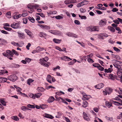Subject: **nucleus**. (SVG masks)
I'll use <instances>...</instances> for the list:
<instances>
[{
	"mask_svg": "<svg viewBox=\"0 0 122 122\" xmlns=\"http://www.w3.org/2000/svg\"><path fill=\"white\" fill-rule=\"evenodd\" d=\"M108 42H109L111 44H113L115 42L111 38H110L109 39Z\"/></svg>",
	"mask_w": 122,
	"mask_h": 122,
	"instance_id": "obj_58",
	"label": "nucleus"
},
{
	"mask_svg": "<svg viewBox=\"0 0 122 122\" xmlns=\"http://www.w3.org/2000/svg\"><path fill=\"white\" fill-rule=\"evenodd\" d=\"M107 20H102L99 22V25L101 26L105 25L107 24Z\"/></svg>",
	"mask_w": 122,
	"mask_h": 122,
	"instance_id": "obj_8",
	"label": "nucleus"
},
{
	"mask_svg": "<svg viewBox=\"0 0 122 122\" xmlns=\"http://www.w3.org/2000/svg\"><path fill=\"white\" fill-rule=\"evenodd\" d=\"M83 97L84 98V100H88L90 98V96L88 95H84L83 96ZM83 100V99L82 98Z\"/></svg>",
	"mask_w": 122,
	"mask_h": 122,
	"instance_id": "obj_28",
	"label": "nucleus"
},
{
	"mask_svg": "<svg viewBox=\"0 0 122 122\" xmlns=\"http://www.w3.org/2000/svg\"><path fill=\"white\" fill-rule=\"evenodd\" d=\"M83 117L85 119L88 121H89L90 120V118L87 115L86 113L84 112H83Z\"/></svg>",
	"mask_w": 122,
	"mask_h": 122,
	"instance_id": "obj_21",
	"label": "nucleus"
},
{
	"mask_svg": "<svg viewBox=\"0 0 122 122\" xmlns=\"http://www.w3.org/2000/svg\"><path fill=\"white\" fill-rule=\"evenodd\" d=\"M105 105L108 108H110L112 106V104L110 102H109L107 101H106L105 102Z\"/></svg>",
	"mask_w": 122,
	"mask_h": 122,
	"instance_id": "obj_25",
	"label": "nucleus"
},
{
	"mask_svg": "<svg viewBox=\"0 0 122 122\" xmlns=\"http://www.w3.org/2000/svg\"><path fill=\"white\" fill-rule=\"evenodd\" d=\"M11 44L15 46H20L19 44L18 43H16L14 41L12 42Z\"/></svg>",
	"mask_w": 122,
	"mask_h": 122,
	"instance_id": "obj_35",
	"label": "nucleus"
},
{
	"mask_svg": "<svg viewBox=\"0 0 122 122\" xmlns=\"http://www.w3.org/2000/svg\"><path fill=\"white\" fill-rule=\"evenodd\" d=\"M27 7L28 8H29L30 9L31 8H33V5H31L30 4H28V5Z\"/></svg>",
	"mask_w": 122,
	"mask_h": 122,
	"instance_id": "obj_57",
	"label": "nucleus"
},
{
	"mask_svg": "<svg viewBox=\"0 0 122 122\" xmlns=\"http://www.w3.org/2000/svg\"><path fill=\"white\" fill-rule=\"evenodd\" d=\"M99 108L95 107L93 108V110L96 112H99Z\"/></svg>",
	"mask_w": 122,
	"mask_h": 122,
	"instance_id": "obj_45",
	"label": "nucleus"
},
{
	"mask_svg": "<svg viewBox=\"0 0 122 122\" xmlns=\"http://www.w3.org/2000/svg\"><path fill=\"white\" fill-rule=\"evenodd\" d=\"M109 77L112 80H114L115 77L114 76V75L112 74H111L109 75Z\"/></svg>",
	"mask_w": 122,
	"mask_h": 122,
	"instance_id": "obj_41",
	"label": "nucleus"
},
{
	"mask_svg": "<svg viewBox=\"0 0 122 122\" xmlns=\"http://www.w3.org/2000/svg\"><path fill=\"white\" fill-rule=\"evenodd\" d=\"M113 21L115 23L117 24H119V20L117 19H116L113 20Z\"/></svg>",
	"mask_w": 122,
	"mask_h": 122,
	"instance_id": "obj_64",
	"label": "nucleus"
},
{
	"mask_svg": "<svg viewBox=\"0 0 122 122\" xmlns=\"http://www.w3.org/2000/svg\"><path fill=\"white\" fill-rule=\"evenodd\" d=\"M92 32L99 31V28L98 26H92Z\"/></svg>",
	"mask_w": 122,
	"mask_h": 122,
	"instance_id": "obj_10",
	"label": "nucleus"
},
{
	"mask_svg": "<svg viewBox=\"0 0 122 122\" xmlns=\"http://www.w3.org/2000/svg\"><path fill=\"white\" fill-rule=\"evenodd\" d=\"M103 84L102 83H100L95 86V88L98 89H100L103 86Z\"/></svg>",
	"mask_w": 122,
	"mask_h": 122,
	"instance_id": "obj_14",
	"label": "nucleus"
},
{
	"mask_svg": "<svg viewBox=\"0 0 122 122\" xmlns=\"http://www.w3.org/2000/svg\"><path fill=\"white\" fill-rule=\"evenodd\" d=\"M23 22L25 24H26L27 23L28 19L25 18H24L23 19Z\"/></svg>",
	"mask_w": 122,
	"mask_h": 122,
	"instance_id": "obj_50",
	"label": "nucleus"
},
{
	"mask_svg": "<svg viewBox=\"0 0 122 122\" xmlns=\"http://www.w3.org/2000/svg\"><path fill=\"white\" fill-rule=\"evenodd\" d=\"M98 69L99 70L101 71H103L104 70V68L102 66H101L100 65Z\"/></svg>",
	"mask_w": 122,
	"mask_h": 122,
	"instance_id": "obj_55",
	"label": "nucleus"
},
{
	"mask_svg": "<svg viewBox=\"0 0 122 122\" xmlns=\"http://www.w3.org/2000/svg\"><path fill=\"white\" fill-rule=\"evenodd\" d=\"M0 31L3 33L5 34H8V33L5 30H0Z\"/></svg>",
	"mask_w": 122,
	"mask_h": 122,
	"instance_id": "obj_48",
	"label": "nucleus"
},
{
	"mask_svg": "<svg viewBox=\"0 0 122 122\" xmlns=\"http://www.w3.org/2000/svg\"><path fill=\"white\" fill-rule=\"evenodd\" d=\"M25 31L30 37H32V34L31 32L28 29H25Z\"/></svg>",
	"mask_w": 122,
	"mask_h": 122,
	"instance_id": "obj_19",
	"label": "nucleus"
},
{
	"mask_svg": "<svg viewBox=\"0 0 122 122\" xmlns=\"http://www.w3.org/2000/svg\"><path fill=\"white\" fill-rule=\"evenodd\" d=\"M2 54L4 56H5L7 57H9V55L7 54V53H6L5 52L3 53H2Z\"/></svg>",
	"mask_w": 122,
	"mask_h": 122,
	"instance_id": "obj_61",
	"label": "nucleus"
},
{
	"mask_svg": "<svg viewBox=\"0 0 122 122\" xmlns=\"http://www.w3.org/2000/svg\"><path fill=\"white\" fill-rule=\"evenodd\" d=\"M93 66L98 68L99 67L100 64H98L96 63H94L93 64Z\"/></svg>",
	"mask_w": 122,
	"mask_h": 122,
	"instance_id": "obj_46",
	"label": "nucleus"
},
{
	"mask_svg": "<svg viewBox=\"0 0 122 122\" xmlns=\"http://www.w3.org/2000/svg\"><path fill=\"white\" fill-rule=\"evenodd\" d=\"M48 59L49 58L47 57H46L44 58H41L40 60V63L41 65L45 67H48L51 64L49 62H46Z\"/></svg>",
	"mask_w": 122,
	"mask_h": 122,
	"instance_id": "obj_1",
	"label": "nucleus"
},
{
	"mask_svg": "<svg viewBox=\"0 0 122 122\" xmlns=\"http://www.w3.org/2000/svg\"><path fill=\"white\" fill-rule=\"evenodd\" d=\"M38 89L41 92H44L45 90L43 87H39L38 88Z\"/></svg>",
	"mask_w": 122,
	"mask_h": 122,
	"instance_id": "obj_49",
	"label": "nucleus"
},
{
	"mask_svg": "<svg viewBox=\"0 0 122 122\" xmlns=\"http://www.w3.org/2000/svg\"><path fill=\"white\" fill-rule=\"evenodd\" d=\"M66 34L69 37H74L75 38H77V36L76 35L70 32H68L66 33Z\"/></svg>",
	"mask_w": 122,
	"mask_h": 122,
	"instance_id": "obj_9",
	"label": "nucleus"
},
{
	"mask_svg": "<svg viewBox=\"0 0 122 122\" xmlns=\"http://www.w3.org/2000/svg\"><path fill=\"white\" fill-rule=\"evenodd\" d=\"M6 17L8 18H10L11 17V13L10 12H8L6 14Z\"/></svg>",
	"mask_w": 122,
	"mask_h": 122,
	"instance_id": "obj_37",
	"label": "nucleus"
},
{
	"mask_svg": "<svg viewBox=\"0 0 122 122\" xmlns=\"http://www.w3.org/2000/svg\"><path fill=\"white\" fill-rule=\"evenodd\" d=\"M66 5H68L71 3L70 0H66L64 1Z\"/></svg>",
	"mask_w": 122,
	"mask_h": 122,
	"instance_id": "obj_43",
	"label": "nucleus"
},
{
	"mask_svg": "<svg viewBox=\"0 0 122 122\" xmlns=\"http://www.w3.org/2000/svg\"><path fill=\"white\" fill-rule=\"evenodd\" d=\"M38 25L44 30H49L50 28V26H49L41 24H39Z\"/></svg>",
	"mask_w": 122,
	"mask_h": 122,
	"instance_id": "obj_6",
	"label": "nucleus"
},
{
	"mask_svg": "<svg viewBox=\"0 0 122 122\" xmlns=\"http://www.w3.org/2000/svg\"><path fill=\"white\" fill-rule=\"evenodd\" d=\"M115 63L113 64V65L117 69V74L118 76H120V74L122 73V69L119 64L118 61L117 60H115Z\"/></svg>",
	"mask_w": 122,
	"mask_h": 122,
	"instance_id": "obj_2",
	"label": "nucleus"
},
{
	"mask_svg": "<svg viewBox=\"0 0 122 122\" xmlns=\"http://www.w3.org/2000/svg\"><path fill=\"white\" fill-rule=\"evenodd\" d=\"M0 101L2 105L4 106H5L6 105V102H5L3 99H0Z\"/></svg>",
	"mask_w": 122,
	"mask_h": 122,
	"instance_id": "obj_34",
	"label": "nucleus"
},
{
	"mask_svg": "<svg viewBox=\"0 0 122 122\" xmlns=\"http://www.w3.org/2000/svg\"><path fill=\"white\" fill-rule=\"evenodd\" d=\"M28 19L32 23H34L35 22V20L33 17L31 18L29 16L28 17Z\"/></svg>",
	"mask_w": 122,
	"mask_h": 122,
	"instance_id": "obj_36",
	"label": "nucleus"
},
{
	"mask_svg": "<svg viewBox=\"0 0 122 122\" xmlns=\"http://www.w3.org/2000/svg\"><path fill=\"white\" fill-rule=\"evenodd\" d=\"M53 96H51L47 100V102L49 103H50L52 102L55 100Z\"/></svg>",
	"mask_w": 122,
	"mask_h": 122,
	"instance_id": "obj_17",
	"label": "nucleus"
},
{
	"mask_svg": "<svg viewBox=\"0 0 122 122\" xmlns=\"http://www.w3.org/2000/svg\"><path fill=\"white\" fill-rule=\"evenodd\" d=\"M11 118L14 120L17 121L19 120V118L16 116H12Z\"/></svg>",
	"mask_w": 122,
	"mask_h": 122,
	"instance_id": "obj_30",
	"label": "nucleus"
},
{
	"mask_svg": "<svg viewBox=\"0 0 122 122\" xmlns=\"http://www.w3.org/2000/svg\"><path fill=\"white\" fill-rule=\"evenodd\" d=\"M44 50V48L40 47L39 46H38L36 48V51L37 52H39L40 51H42Z\"/></svg>",
	"mask_w": 122,
	"mask_h": 122,
	"instance_id": "obj_24",
	"label": "nucleus"
},
{
	"mask_svg": "<svg viewBox=\"0 0 122 122\" xmlns=\"http://www.w3.org/2000/svg\"><path fill=\"white\" fill-rule=\"evenodd\" d=\"M34 81V80L31 79H29L27 80V84L29 85H30V83Z\"/></svg>",
	"mask_w": 122,
	"mask_h": 122,
	"instance_id": "obj_32",
	"label": "nucleus"
},
{
	"mask_svg": "<svg viewBox=\"0 0 122 122\" xmlns=\"http://www.w3.org/2000/svg\"><path fill=\"white\" fill-rule=\"evenodd\" d=\"M43 116L44 117L51 119H52L54 118V117L51 115L47 113H45Z\"/></svg>",
	"mask_w": 122,
	"mask_h": 122,
	"instance_id": "obj_13",
	"label": "nucleus"
},
{
	"mask_svg": "<svg viewBox=\"0 0 122 122\" xmlns=\"http://www.w3.org/2000/svg\"><path fill=\"white\" fill-rule=\"evenodd\" d=\"M4 28L6 30L8 31H10L12 30V29L10 27H4Z\"/></svg>",
	"mask_w": 122,
	"mask_h": 122,
	"instance_id": "obj_42",
	"label": "nucleus"
},
{
	"mask_svg": "<svg viewBox=\"0 0 122 122\" xmlns=\"http://www.w3.org/2000/svg\"><path fill=\"white\" fill-rule=\"evenodd\" d=\"M62 33L61 31L57 30H55L54 35L61 36L62 35Z\"/></svg>",
	"mask_w": 122,
	"mask_h": 122,
	"instance_id": "obj_20",
	"label": "nucleus"
},
{
	"mask_svg": "<svg viewBox=\"0 0 122 122\" xmlns=\"http://www.w3.org/2000/svg\"><path fill=\"white\" fill-rule=\"evenodd\" d=\"M12 52H13V53L15 55L17 56H18L19 55V53L17 51H15L14 49H12Z\"/></svg>",
	"mask_w": 122,
	"mask_h": 122,
	"instance_id": "obj_40",
	"label": "nucleus"
},
{
	"mask_svg": "<svg viewBox=\"0 0 122 122\" xmlns=\"http://www.w3.org/2000/svg\"><path fill=\"white\" fill-rule=\"evenodd\" d=\"M88 104V103L86 101H84L82 103V107L85 108L87 106Z\"/></svg>",
	"mask_w": 122,
	"mask_h": 122,
	"instance_id": "obj_27",
	"label": "nucleus"
},
{
	"mask_svg": "<svg viewBox=\"0 0 122 122\" xmlns=\"http://www.w3.org/2000/svg\"><path fill=\"white\" fill-rule=\"evenodd\" d=\"M122 118V113H121L120 114L119 116H118L117 117V119H119L121 118Z\"/></svg>",
	"mask_w": 122,
	"mask_h": 122,
	"instance_id": "obj_56",
	"label": "nucleus"
},
{
	"mask_svg": "<svg viewBox=\"0 0 122 122\" xmlns=\"http://www.w3.org/2000/svg\"><path fill=\"white\" fill-rule=\"evenodd\" d=\"M105 90L107 92L108 95H109L112 92V89L109 87H108L106 88L105 89Z\"/></svg>",
	"mask_w": 122,
	"mask_h": 122,
	"instance_id": "obj_16",
	"label": "nucleus"
},
{
	"mask_svg": "<svg viewBox=\"0 0 122 122\" xmlns=\"http://www.w3.org/2000/svg\"><path fill=\"white\" fill-rule=\"evenodd\" d=\"M112 102L114 104L116 105H117V106H120L121 105V104L119 102H118L114 101H113Z\"/></svg>",
	"mask_w": 122,
	"mask_h": 122,
	"instance_id": "obj_38",
	"label": "nucleus"
},
{
	"mask_svg": "<svg viewBox=\"0 0 122 122\" xmlns=\"http://www.w3.org/2000/svg\"><path fill=\"white\" fill-rule=\"evenodd\" d=\"M92 26H90L87 27L86 28V30L90 32H92Z\"/></svg>",
	"mask_w": 122,
	"mask_h": 122,
	"instance_id": "obj_29",
	"label": "nucleus"
},
{
	"mask_svg": "<svg viewBox=\"0 0 122 122\" xmlns=\"http://www.w3.org/2000/svg\"><path fill=\"white\" fill-rule=\"evenodd\" d=\"M61 59L62 60L66 61H68L72 60V59L66 56H62L61 57Z\"/></svg>",
	"mask_w": 122,
	"mask_h": 122,
	"instance_id": "obj_11",
	"label": "nucleus"
},
{
	"mask_svg": "<svg viewBox=\"0 0 122 122\" xmlns=\"http://www.w3.org/2000/svg\"><path fill=\"white\" fill-rule=\"evenodd\" d=\"M88 3L89 1H88L84 0L78 4L76 5V6L78 7H80L82 6L87 4Z\"/></svg>",
	"mask_w": 122,
	"mask_h": 122,
	"instance_id": "obj_5",
	"label": "nucleus"
},
{
	"mask_svg": "<svg viewBox=\"0 0 122 122\" xmlns=\"http://www.w3.org/2000/svg\"><path fill=\"white\" fill-rule=\"evenodd\" d=\"M8 71L6 70H0V75H4L5 73H7Z\"/></svg>",
	"mask_w": 122,
	"mask_h": 122,
	"instance_id": "obj_26",
	"label": "nucleus"
},
{
	"mask_svg": "<svg viewBox=\"0 0 122 122\" xmlns=\"http://www.w3.org/2000/svg\"><path fill=\"white\" fill-rule=\"evenodd\" d=\"M14 15L13 16V18L15 19H16L21 17V16L23 17L26 16L28 15V14L27 13H24L22 14H19L18 12H17L15 13Z\"/></svg>",
	"mask_w": 122,
	"mask_h": 122,
	"instance_id": "obj_3",
	"label": "nucleus"
},
{
	"mask_svg": "<svg viewBox=\"0 0 122 122\" xmlns=\"http://www.w3.org/2000/svg\"><path fill=\"white\" fill-rule=\"evenodd\" d=\"M28 96L32 98L33 99H35V96H34V94L33 93H29L28 94Z\"/></svg>",
	"mask_w": 122,
	"mask_h": 122,
	"instance_id": "obj_33",
	"label": "nucleus"
},
{
	"mask_svg": "<svg viewBox=\"0 0 122 122\" xmlns=\"http://www.w3.org/2000/svg\"><path fill=\"white\" fill-rule=\"evenodd\" d=\"M20 26L19 24L18 23H14L11 24L10 26L13 28L15 29L19 28Z\"/></svg>",
	"mask_w": 122,
	"mask_h": 122,
	"instance_id": "obj_7",
	"label": "nucleus"
},
{
	"mask_svg": "<svg viewBox=\"0 0 122 122\" xmlns=\"http://www.w3.org/2000/svg\"><path fill=\"white\" fill-rule=\"evenodd\" d=\"M41 95L42 94L40 92H39L35 94V97L37 98H40Z\"/></svg>",
	"mask_w": 122,
	"mask_h": 122,
	"instance_id": "obj_31",
	"label": "nucleus"
},
{
	"mask_svg": "<svg viewBox=\"0 0 122 122\" xmlns=\"http://www.w3.org/2000/svg\"><path fill=\"white\" fill-rule=\"evenodd\" d=\"M6 52L8 55H9V56H10L11 57H12L14 55V54L13 53V52H11L9 50H6Z\"/></svg>",
	"mask_w": 122,
	"mask_h": 122,
	"instance_id": "obj_23",
	"label": "nucleus"
},
{
	"mask_svg": "<svg viewBox=\"0 0 122 122\" xmlns=\"http://www.w3.org/2000/svg\"><path fill=\"white\" fill-rule=\"evenodd\" d=\"M25 60L26 62H29L30 61H31V59H30L28 58H26L25 59Z\"/></svg>",
	"mask_w": 122,
	"mask_h": 122,
	"instance_id": "obj_60",
	"label": "nucleus"
},
{
	"mask_svg": "<svg viewBox=\"0 0 122 122\" xmlns=\"http://www.w3.org/2000/svg\"><path fill=\"white\" fill-rule=\"evenodd\" d=\"M21 109L23 111H26V107L24 106H23L21 107Z\"/></svg>",
	"mask_w": 122,
	"mask_h": 122,
	"instance_id": "obj_63",
	"label": "nucleus"
},
{
	"mask_svg": "<svg viewBox=\"0 0 122 122\" xmlns=\"http://www.w3.org/2000/svg\"><path fill=\"white\" fill-rule=\"evenodd\" d=\"M8 79L12 81H15L17 79V77L15 75H12L8 77Z\"/></svg>",
	"mask_w": 122,
	"mask_h": 122,
	"instance_id": "obj_4",
	"label": "nucleus"
},
{
	"mask_svg": "<svg viewBox=\"0 0 122 122\" xmlns=\"http://www.w3.org/2000/svg\"><path fill=\"white\" fill-rule=\"evenodd\" d=\"M113 49L114 50L116 51L117 52H118L120 51V50L116 47H113Z\"/></svg>",
	"mask_w": 122,
	"mask_h": 122,
	"instance_id": "obj_44",
	"label": "nucleus"
},
{
	"mask_svg": "<svg viewBox=\"0 0 122 122\" xmlns=\"http://www.w3.org/2000/svg\"><path fill=\"white\" fill-rule=\"evenodd\" d=\"M75 23L77 25H79L80 24V22L77 20H75L74 21Z\"/></svg>",
	"mask_w": 122,
	"mask_h": 122,
	"instance_id": "obj_59",
	"label": "nucleus"
},
{
	"mask_svg": "<svg viewBox=\"0 0 122 122\" xmlns=\"http://www.w3.org/2000/svg\"><path fill=\"white\" fill-rule=\"evenodd\" d=\"M55 18L57 19H60L63 18V17L60 15H58L55 17Z\"/></svg>",
	"mask_w": 122,
	"mask_h": 122,
	"instance_id": "obj_51",
	"label": "nucleus"
},
{
	"mask_svg": "<svg viewBox=\"0 0 122 122\" xmlns=\"http://www.w3.org/2000/svg\"><path fill=\"white\" fill-rule=\"evenodd\" d=\"M87 61L89 62L93 63L94 62L93 60L91 58H88L87 59Z\"/></svg>",
	"mask_w": 122,
	"mask_h": 122,
	"instance_id": "obj_52",
	"label": "nucleus"
},
{
	"mask_svg": "<svg viewBox=\"0 0 122 122\" xmlns=\"http://www.w3.org/2000/svg\"><path fill=\"white\" fill-rule=\"evenodd\" d=\"M109 36V35L108 36L107 34L106 33H103L101 34L100 35V37H102V36H103L105 37H107Z\"/></svg>",
	"mask_w": 122,
	"mask_h": 122,
	"instance_id": "obj_39",
	"label": "nucleus"
},
{
	"mask_svg": "<svg viewBox=\"0 0 122 122\" xmlns=\"http://www.w3.org/2000/svg\"><path fill=\"white\" fill-rule=\"evenodd\" d=\"M53 41L55 43L59 44L61 41V39H59L56 38H54L53 39Z\"/></svg>",
	"mask_w": 122,
	"mask_h": 122,
	"instance_id": "obj_22",
	"label": "nucleus"
},
{
	"mask_svg": "<svg viewBox=\"0 0 122 122\" xmlns=\"http://www.w3.org/2000/svg\"><path fill=\"white\" fill-rule=\"evenodd\" d=\"M18 37L21 39H24L25 37V36L24 33H21L19 32H18Z\"/></svg>",
	"mask_w": 122,
	"mask_h": 122,
	"instance_id": "obj_15",
	"label": "nucleus"
},
{
	"mask_svg": "<svg viewBox=\"0 0 122 122\" xmlns=\"http://www.w3.org/2000/svg\"><path fill=\"white\" fill-rule=\"evenodd\" d=\"M55 30H49L48 31L51 34L54 35Z\"/></svg>",
	"mask_w": 122,
	"mask_h": 122,
	"instance_id": "obj_53",
	"label": "nucleus"
},
{
	"mask_svg": "<svg viewBox=\"0 0 122 122\" xmlns=\"http://www.w3.org/2000/svg\"><path fill=\"white\" fill-rule=\"evenodd\" d=\"M47 34L43 32H41L38 35V36L44 38L45 39H46Z\"/></svg>",
	"mask_w": 122,
	"mask_h": 122,
	"instance_id": "obj_12",
	"label": "nucleus"
},
{
	"mask_svg": "<svg viewBox=\"0 0 122 122\" xmlns=\"http://www.w3.org/2000/svg\"><path fill=\"white\" fill-rule=\"evenodd\" d=\"M109 29L111 31L113 32H115V29L112 27H110Z\"/></svg>",
	"mask_w": 122,
	"mask_h": 122,
	"instance_id": "obj_54",
	"label": "nucleus"
},
{
	"mask_svg": "<svg viewBox=\"0 0 122 122\" xmlns=\"http://www.w3.org/2000/svg\"><path fill=\"white\" fill-rule=\"evenodd\" d=\"M79 16L80 18H81V19H86V17L85 16H81L80 15H79Z\"/></svg>",
	"mask_w": 122,
	"mask_h": 122,
	"instance_id": "obj_47",
	"label": "nucleus"
},
{
	"mask_svg": "<svg viewBox=\"0 0 122 122\" xmlns=\"http://www.w3.org/2000/svg\"><path fill=\"white\" fill-rule=\"evenodd\" d=\"M51 75H48L46 78V80L48 82L51 83H52V81H51Z\"/></svg>",
	"mask_w": 122,
	"mask_h": 122,
	"instance_id": "obj_18",
	"label": "nucleus"
},
{
	"mask_svg": "<svg viewBox=\"0 0 122 122\" xmlns=\"http://www.w3.org/2000/svg\"><path fill=\"white\" fill-rule=\"evenodd\" d=\"M118 10V9H117L116 8H113L112 10V11L113 12H116Z\"/></svg>",
	"mask_w": 122,
	"mask_h": 122,
	"instance_id": "obj_62",
	"label": "nucleus"
}]
</instances>
